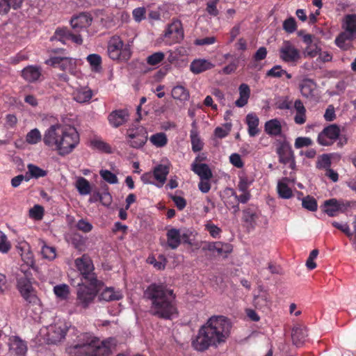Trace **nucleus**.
Wrapping results in <instances>:
<instances>
[{
  "instance_id": "f257e3e1",
  "label": "nucleus",
  "mask_w": 356,
  "mask_h": 356,
  "mask_svg": "<svg viewBox=\"0 0 356 356\" xmlns=\"http://www.w3.org/2000/svg\"><path fill=\"white\" fill-rule=\"evenodd\" d=\"M231 328V322L227 317L213 316L200 327L197 336L192 341V346L202 352L209 347H218L228 339Z\"/></svg>"
},
{
  "instance_id": "f03ea898",
  "label": "nucleus",
  "mask_w": 356,
  "mask_h": 356,
  "mask_svg": "<svg viewBox=\"0 0 356 356\" xmlns=\"http://www.w3.org/2000/svg\"><path fill=\"white\" fill-rule=\"evenodd\" d=\"M144 298L150 302L149 312L152 316L169 320L177 314L173 291L163 284L149 285L144 291Z\"/></svg>"
},
{
  "instance_id": "7ed1b4c3",
  "label": "nucleus",
  "mask_w": 356,
  "mask_h": 356,
  "mask_svg": "<svg viewBox=\"0 0 356 356\" xmlns=\"http://www.w3.org/2000/svg\"><path fill=\"white\" fill-rule=\"evenodd\" d=\"M42 140L46 146L54 148L60 156H64L76 148L80 138L75 127L56 124L45 131Z\"/></svg>"
},
{
  "instance_id": "20e7f679",
  "label": "nucleus",
  "mask_w": 356,
  "mask_h": 356,
  "mask_svg": "<svg viewBox=\"0 0 356 356\" xmlns=\"http://www.w3.org/2000/svg\"><path fill=\"white\" fill-rule=\"evenodd\" d=\"M115 345L113 338L101 341L99 338L86 333L82 341L71 348L70 352L74 356H109L111 348Z\"/></svg>"
},
{
  "instance_id": "39448f33",
  "label": "nucleus",
  "mask_w": 356,
  "mask_h": 356,
  "mask_svg": "<svg viewBox=\"0 0 356 356\" xmlns=\"http://www.w3.org/2000/svg\"><path fill=\"white\" fill-rule=\"evenodd\" d=\"M32 274L29 271L17 275V288L24 300L31 305H36L39 299L32 286Z\"/></svg>"
},
{
  "instance_id": "423d86ee",
  "label": "nucleus",
  "mask_w": 356,
  "mask_h": 356,
  "mask_svg": "<svg viewBox=\"0 0 356 356\" xmlns=\"http://www.w3.org/2000/svg\"><path fill=\"white\" fill-rule=\"evenodd\" d=\"M75 266L85 280L91 286H100L102 282L98 280L94 273V265L90 257L84 254L82 257L75 259Z\"/></svg>"
},
{
  "instance_id": "0eeeda50",
  "label": "nucleus",
  "mask_w": 356,
  "mask_h": 356,
  "mask_svg": "<svg viewBox=\"0 0 356 356\" xmlns=\"http://www.w3.org/2000/svg\"><path fill=\"white\" fill-rule=\"evenodd\" d=\"M108 54L112 60L127 61L131 56V51L129 44H124L119 36H113L108 42Z\"/></svg>"
},
{
  "instance_id": "6e6552de",
  "label": "nucleus",
  "mask_w": 356,
  "mask_h": 356,
  "mask_svg": "<svg viewBox=\"0 0 356 356\" xmlns=\"http://www.w3.org/2000/svg\"><path fill=\"white\" fill-rule=\"evenodd\" d=\"M125 138L129 146L134 149H140L148 140V133L146 128L138 126L128 129Z\"/></svg>"
},
{
  "instance_id": "1a4fd4ad",
  "label": "nucleus",
  "mask_w": 356,
  "mask_h": 356,
  "mask_svg": "<svg viewBox=\"0 0 356 356\" xmlns=\"http://www.w3.org/2000/svg\"><path fill=\"white\" fill-rule=\"evenodd\" d=\"M99 286H88L85 284H79V288L76 291V306L81 309H87L96 297Z\"/></svg>"
},
{
  "instance_id": "9d476101",
  "label": "nucleus",
  "mask_w": 356,
  "mask_h": 356,
  "mask_svg": "<svg viewBox=\"0 0 356 356\" xmlns=\"http://www.w3.org/2000/svg\"><path fill=\"white\" fill-rule=\"evenodd\" d=\"M279 56L282 61L292 65H296L301 58L300 51L290 40L283 41Z\"/></svg>"
},
{
  "instance_id": "9b49d317",
  "label": "nucleus",
  "mask_w": 356,
  "mask_h": 356,
  "mask_svg": "<svg viewBox=\"0 0 356 356\" xmlns=\"http://www.w3.org/2000/svg\"><path fill=\"white\" fill-rule=\"evenodd\" d=\"M163 37L169 44L179 43L184 37L181 22L178 19H173L172 22L168 24Z\"/></svg>"
},
{
  "instance_id": "f8f14e48",
  "label": "nucleus",
  "mask_w": 356,
  "mask_h": 356,
  "mask_svg": "<svg viewBox=\"0 0 356 356\" xmlns=\"http://www.w3.org/2000/svg\"><path fill=\"white\" fill-rule=\"evenodd\" d=\"M340 135V128L336 124H330L319 133L317 142L323 146L332 145Z\"/></svg>"
},
{
  "instance_id": "ddd939ff",
  "label": "nucleus",
  "mask_w": 356,
  "mask_h": 356,
  "mask_svg": "<svg viewBox=\"0 0 356 356\" xmlns=\"http://www.w3.org/2000/svg\"><path fill=\"white\" fill-rule=\"evenodd\" d=\"M68 327L62 321L50 325L47 327V341L49 343L55 344L61 341L66 335Z\"/></svg>"
},
{
  "instance_id": "4468645a",
  "label": "nucleus",
  "mask_w": 356,
  "mask_h": 356,
  "mask_svg": "<svg viewBox=\"0 0 356 356\" xmlns=\"http://www.w3.org/2000/svg\"><path fill=\"white\" fill-rule=\"evenodd\" d=\"M51 40H58L63 44H66L67 41L71 40L76 44L83 43V38L79 33H72L67 27H58L56 29L54 35L51 38Z\"/></svg>"
},
{
  "instance_id": "2eb2a0df",
  "label": "nucleus",
  "mask_w": 356,
  "mask_h": 356,
  "mask_svg": "<svg viewBox=\"0 0 356 356\" xmlns=\"http://www.w3.org/2000/svg\"><path fill=\"white\" fill-rule=\"evenodd\" d=\"M46 63L70 73H72L76 67V60L70 57L53 56L47 60Z\"/></svg>"
},
{
  "instance_id": "dca6fc26",
  "label": "nucleus",
  "mask_w": 356,
  "mask_h": 356,
  "mask_svg": "<svg viewBox=\"0 0 356 356\" xmlns=\"http://www.w3.org/2000/svg\"><path fill=\"white\" fill-rule=\"evenodd\" d=\"M276 153L278 156L279 162L284 165L288 164L290 160L295 156L291 144L286 140L277 141Z\"/></svg>"
},
{
  "instance_id": "f3484780",
  "label": "nucleus",
  "mask_w": 356,
  "mask_h": 356,
  "mask_svg": "<svg viewBox=\"0 0 356 356\" xmlns=\"http://www.w3.org/2000/svg\"><path fill=\"white\" fill-rule=\"evenodd\" d=\"M92 22V17L90 14L81 13L79 15L73 17L70 20V24L76 33H78L83 29H86L90 26Z\"/></svg>"
},
{
  "instance_id": "a211bd4d",
  "label": "nucleus",
  "mask_w": 356,
  "mask_h": 356,
  "mask_svg": "<svg viewBox=\"0 0 356 356\" xmlns=\"http://www.w3.org/2000/svg\"><path fill=\"white\" fill-rule=\"evenodd\" d=\"M9 350L16 356H25L27 353V343L17 336L9 339Z\"/></svg>"
},
{
  "instance_id": "6ab92c4d",
  "label": "nucleus",
  "mask_w": 356,
  "mask_h": 356,
  "mask_svg": "<svg viewBox=\"0 0 356 356\" xmlns=\"http://www.w3.org/2000/svg\"><path fill=\"white\" fill-rule=\"evenodd\" d=\"M129 118L126 109H119L112 111L108 116L109 124L114 128H118L125 124Z\"/></svg>"
},
{
  "instance_id": "aec40b11",
  "label": "nucleus",
  "mask_w": 356,
  "mask_h": 356,
  "mask_svg": "<svg viewBox=\"0 0 356 356\" xmlns=\"http://www.w3.org/2000/svg\"><path fill=\"white\" fill-rule=\"evenodd\" d=\"M170 172V165L168 164H159L154 168V178L159 182L156 186L161 187L167 179V176Z\"/></svg>"
},
{
  "instance_id": "412c9836",
  "label": "nucleus",
  "mask_w": 356,
  "mask_h": 356,
  "mask_svg": "<svg viewBox=\"0 0 356 356\" xmlns=\"http://www.w3.org/2000/svg\"><path fill=\"white\" fill-rule=\"evenodd\" d=\"M168 245L172 250L177 249L181 244V238H187L186 234L181 235L180 231L176 228H171L166 233Z\"/></svg>"
},
{
  "instance_id": "4be33fe9",
  "label": "nucleus",
  "mask_w": 356,
  "mask_h": 356,
  "mask_svg": "<svg viewBox=\"0 0 356 356\" xmlns=\"http://www.w3.org/2000/svg\"><path fill=\"white\" fill-rule=\"evenodd\" d=\"M42 75L41 67L35 65H29L22 71V76L29 83L38 81Z\"/></svg>"
},
{
  "instance_id": "5701e85b",
  "label": "nucleus",
  "mask_w": 356,
  "mask_h": 356,
  "mask_svg": "<svg viewBox=\"0 0 356 356\" xmlns=\"http://www.w3.org/2000/svg\"><path fill=\"white\" fill-rule=\"evenodd\" d=\"M192 129L190 131V138L191 142L192 150L194 152H200L204 147V143L199 135L197 123L195 121L191 124Z\"/></svg>"
},
{
  "instance_id": "b1692460",
  "label": "nucleus",
  "mask_w": 356,
  "mask_h": 356,
  "mask_svg": "<svg viewBox=\"0 0 356 356\" xmlns=\"http://www.w3.org/2000/svg\"><path fill=\"white\" fill-rule=\"evenodd\" d=\"M245 122L248 125V132L250 137H254L260 132L259 129V119L254 113L246 115Z\"/></svg>"
},
{
  "instance_id": "393cba45",
  "label": "nucleus",
  "mask_w": 356,
  "mask_h": 356,
  "mask_svg": "<svg viewBox=\"0 0 356 356\" xmlns=\"http://www.w3.org/2000/svg\"><path fill=\"white\" fill-rule=\"evenodd\" d=\"M214 65L206 59H195L190 65L191 71L195 74L211 70Z\"/></svg>"
},
{
  "instance_id": "a878e982",
  "label": "nucleus",
  "mask_w": 356,
  "mask_h": 356,
  "mask_svg": "<svg viewBox=\"0 0 356 356\" xmlns=\"http://www.w3.org/2000/svg\"><path fill=\"white\" fill-rule=\"evenodd\" d=\"M191 170L200 177V179L209 180L213 177L212 171L207 163L194 162L191 165Z\"/></svg>"
},
{
  "instance_id": "bb28decb",
  "label": "nucleus",
  "mask_w": 356,
  "mask_h": 356,
  "mask_svg": "<svg viewBox=\"0 0 356 356\" xmlns=\"http://www.w3.org/2000/svg\"><path fill=\"white\" fill-rule=\"evenodd\" d=\"M282 124L277 118L271 119L265 122L264 131L270 136H278L282 134Z\"/></svg>"
},
{
  "instance_id": "cd10ccee",
  "label": "nucleus",
  "mask_w": 356,
  "mask_h": 356,
  "mask_svg": "<svg viewBox=\"0 0 356 356\" xmlns=\"http://www.w3.org/2000/svg\"><path fill=\"white\" fill-rule=\"evenodd\" d=\"M299 86L302 96L307 98H312L314 96V92L316 88V84L312 79H303Z\"/></svg>"
},
{
  "instance_id": "c85d7f7f",
  "label": "nucleus",
  "mask_w": 356,
  "mask_h": 356,
  "mask_svg": "<svg viewBox=\"0 0 356 356\" xmlns=\"http://www.w3.org/2000/svg\"><path fill=\"white\" fill-rule=\"evenodd\" d=\"M93 95L92 90L88 88L83 87L76 90L73 92V99L79 103L88 102Z\"/></svg>"
},
{
  "instance_id": "c756f323",
  "label": "nucleus",
  "mask_w": 356,
  "mask_h": 356,
  "mask_svg": "<svg viewBox=\"0 0 356 356\" xmlns=\"http://www.w3.org/2000/svg\"><path fill=\"white\" fill-rule=\"evenodd\" d=\"M239 98L235 102L237 107L242 108L245 106L250 96V88L246 83H241L238 87Z\"/></svg>"
},
{
  "instance_id": "7c9ffc66",
  "label": "nucleus",
  "mask_w": 356,
  "mask_h": 356,
  "mask_svg": "<svg viewBox=\"0 0 356 356\" xmlns=\"http://www.w3.org/2000/svg\"><path fill=\"white\" fill-rule=\"evenodd\" d=\"M99 298L100 300L110 302L120 300L122 295L120 291H115L113 287H106L101 292Z\"/></svg>"
},
{
  "instance_id": "2f4dec72",
  "label": "nucleus",
  "mask_w": 356,
  "mask_h": 356,
  "mask_svg": "<svg viewBox=\"0 0 356 356\" xmlns=\"http://www.w3.org/2000/svg\"><path fill=\"white\" fill-rule=\"evenodd\" d=\"M296 115L294 122L297 124H303L306 122V108L300 99H296L294 102Z\"/></svg>"
},
{
  "instance_id": "473e14b6",
  "label": "nucleus",
  "mask_w": 356,
  "mask_h": 356,
  "mask_svg": "<svg viewBox=\"0 0 356 356\" xmlns=\"http://www.w3.org/2000/svg\"><path fill=\"white\" fill-rule=\"evenodd\" d=\"M343 28L345 29V33L356 38V15H347Z\"/></svg>"
},
{
  "instance_id": "72a5a7b5",
  "label": "nucleus",
  "mask_w": 356,
  "mask_h": 356,
  "mask_svg": "<svg viewBox=\"0 0 356 356\" xmlns=\"http://www.w3.org/2000/svg\"><path fill=\"white\" fill-rule=\"evenodd\" d=\"M207 250L212 252H217L218 254L223 253L228 254L232 252L231 245L228 243H223L220 241L209 243L207 246Z\"/></svg>"
},
{
  "instance_id": "f704fd0d",
  "label": "nucleus",
  "mask_w": 356,
  "mask_h": 356,
  "mask_svg": "<svg viewBox=\"0 0 356 356\" xmlns=\"http://www.w3.org/2000/svg\"><path fill=\"white\" fill-rule=\"evenodd\" d=\"M337 204V200L335 198L325 200L323 204V211L330 217L336 216L339 211Z\"/></svg>"
},
{
  "instance_id": "c9c22d12",
  "label": "nucleus",
  "mask_w": 356,
  "mask_h": 356,
  "mask_svg": "<svg viewBox=\"0 0 356 356\" xmlns=\"http://www.w3.org/2000/svg\"><path fill=\"white\" fill-rule=\"evenodd\" d=\"M307 337L306 332L300 327H295L292 330L291 337L293 343L300 346L302 345Z\"/></svg>"
},
{
  "instance_id": "e433bc0d",
  "label": "nucleus",
  "mask_w": 356,
  "mask_h": 356,
  "mask_svg": "<svg viewBox=\"0 0 356 356\" xmlns=\"http://www.w3.org/2000/svg\"><path fill=\"white\" fill-rule=\"evenodd\" d=\"M149 141L156 147H163L168 144V140L165 133L159 132L152 135Z\"/></svg>"
},
{
  "instance_id": "4c0bfd02",
  "label": "nucleus",
  "mask_w": 356,
  "mask_h": 356,
  "mask_svg": "<svg viewBox=\"0 0 356 356\" xmlns=\"http://www.w3.org/2000/svg\"><path fill=\"white\" fill-rule=\"evenodd\" d=\"M76 188L81 195H88L91 192L90 182L84 177H79L76 181Z\"/></svg>"
},
{
  "instance_id": "58836bf2",
  "label": "nucleus",
  "mask_w": 356,
  "mask_h": 356,
  "mask_svg": "<svg viewBox=\"0 0 356 356\" xmlns=\"http://www.w3.org/2000/svg\"><path fill=\"white\" fill-rule=\"evenodd\" d=\"M172 97L180 101H186L189 98V92L182 86H176L172 90Z\"/></svg>"
},
{
  "instance_id": "ea45409f",
  "label": "nucleus",
  "mask_w": 356,
  "mask_h": 356,
  "mask_svg": "<svg viewBox=\"0 0 356 356\" xmlns=\"http://www.w3.org/2000/svg\"><path fill=\"white\" fill-rule=\"evenodd\" d=\"M354 38L345 32H341L335 39L336 45L342 50H348L350 44L346 41H351Z\"/></svg>"
},
{
  "instance_id": "a19ab883",
  "label": "nucleus",
  "mask_w": 356,
  "mask_h": 356,
  "mask_svg": "<svg viewBox=\"0 0 356 356\" xmlns=\"http://www.w3.org/2000/svg\"><path fill=\"white\" fill-rule=\"evenodd\" d=\"M257 218L258 216L252 208H247L243 211V220L251 226L255 224Z\"/></svg>"
},
{
  "instance_id": "79ce46f5",
  "label": "nucleus",
  "mask_w": 356,
  "mask_h": 356,
  "mask_svg": "<svg viewBox=\"0 0 356 356\" xmlns=\"http://www.w3.org/2000/svg\"><path fill=\"white\" fill-rule=\"evenodd\" d=\"M28 173L30 175V177L35 179H38L40 177H44L47 175V172L38 166L30 163L27 165Z\"/></svg>"
},
{
  "instance_id": "37998d69",
  "label": "nucleus",
  "mask_w": 356,
  "mask_h": 356,
  "mask_svg": "<svg viewBox=\"0 0 356 356\" xmlns=\"http://www.w3.org/2000/svg\"><path fill=\"white\" fill-rule=\"evenodd\" d=\"M277 192L279 195L284 199H289L293 195L291 189L283 181L278 182Z\"/></svg>"
},
{
  "instance_id": "c03bdc74",
  "label": "nucleus",
  "mask_w": 356,
  "mask_h": 356,
  "mask_svg": "<svg viewBox=\"0 0 356 356\" xmlns=\"http://www.w3.org/2000/svg\"><path fill=\"white\" fill-rule=\"evenodd\" d=\"M42 140V135L38 129H31L26 136V141L31 145H35Z\"/></svg>"
},
{
  "instance_id": "a18cd8bd",
  "label": "nucleus",
  "mask_w": 356,
  "mask_h": 356,
  "mask_svg": "<svg viewBox=\"0 0 356 356\" xmlns=\"http://www.w3.org/2000/svg\"><path fill=\"white\" fill-rule=\"evenodd\" d=\"M302 206L310 211H316L318 209L317 201L310 195H307L302 200Z\"/></svg>"
},
{
  "instance_id": "49530a36",
  "label": "nucleus",
  "mask_w": 356,
  "mask_h": 356,
  "mask_svg": "<svg viewBox=\"0 0 356 356\" xmlns=\"http://www.w3.org/2000/svg\"><path fill=\"white\" fill-rule=\"evenodd\" d=\"M54 292L58 298L65 300L70 294L69 286L65 284L56 285L54 287Z\"/></svg>"
},
{
  "instance_id": "de8ad7c7",
  "label": "nucleus",
  "mask_w": 356,
  "mask_h": 356,
  "mask_svg": "<svg viewBox=\"0 0 356 356\" xmlns=\"http://www.w3.org/2000/svg\"><path fill=\"white\" fill-rule=\"evenodd\" d=\"M87 60L90 63L92 70L98 72L101 69L102 58L96 54H90L87 57Z\"/></svg>"
},
{
  "instance_id": "09e8293b",
  "label": "nucleus",
  "mask_w": 356,
  "mask_h": 356,
  "mask_svg": "<svg viewBox=\"0 0 356 356\" xmlns=\"http://www.w3.org/2000/svg\"><path fill=\"white\" fill-rule=\"evenodd\" d=\"M165 58L164 53L155 52L147 57L146 61L149 65L155 66L161 63Z\"/></svg>"
},
{
  "instance_id": "8fccbe9b",
  "label": "nucleus",
  "mask_w": 356,
  "mask_h": 356,
  "mask_svg": "<svg viewBox=\"0 0 356 356\" xmlns=\"http://www.w3.org/2000/svg\"><path fill=\"white\" fill-rule=\"evenodd\" d=\"M99 175L105 181L110 184H115L118 183L117 176L108 170H101L99 171Z\"/></svg>"
},
{
  "instance_id": "3c124183",
  "label": "nucleus",
  "mask_w": 356,
  "mask_h": 356,
  "mask_svg": "<svg viewBox=\"0 0 356 356\" xmlns=\"http://www.w3.org/2000/svg\"><path fill=\"white\" fill-rule=\"evenodd\" d=\"M44 211V208L42 206L35 204L30 209L29 217L34 220H40L43 218Z\"/></svg>"
},
{
  "instance_id": "603ef678",
  "label": "nucleus",
  "mask_w": 356,
  "mask_h": 356,
  "mask_svg": "<svg viewBox=\"0 0 356 356\" xmlns=\"http://www.w3.org/2000/svg\"><path fill=\"white\" fill-rule=\"evenodd\" d=\"M92 145L95 149L107 154L112 152L111 147L107 143L101 140H94L92 141Z\"/></svg>"
},
{
  "instance_id": "864d4df0",
  "label": "nucleus",
  "mask_w": 356,
  "mask_h": 356,
  "mask_svg": "<svg viewBox=\"0 0 356 356\" xmlns=\"http://www.w3.org/2000/svg\"><path fill=\"white\" fill-rule=\"evenodd\" d=\"M252 184V180L246 175L239 176L238 188L241 192L250 191L248 188Z\"/></svg>"
},
{
  "instance_id": "5fc2aeb1",
  "label": "nucleus",
  "mask_w": 356,
  "mask_h": 356,
  "mask_svg": "<svg viewBox=\"0 0 356 356\" xmlns=\"http://www.w3.org/2000/svg\"><path fill=\"white\" fill-rule=\"evenodd\" d=\"M320 51L321 48L318 47L316 42H313L309 44H306V47L305 49V54L306 56L314 58L318 54Z\"/></svg>"
},
{
  "instance_id": "6e6d98bb",
  "label": "nucleus",
  "mask_w": 356,
  "mask_h": 356,
  "mask_svg": "<svg viewBox=\"0 0 356 356\" xmlns=\"http://www.w3.org/2000/svg\"><path fill=\"white\" fill-rule=\"evenodd\" d=\"M10 248L11 245L6 235L2 231H0V252L7 253Z\"/></svg>"
},
{
  "instance_id": "4d7b16f0",
  "label": "nucleus",
  "mask_w": 356,
  "mask_h": 356,
  "mask_svg": "<svg viewBox=\"0 0 356 356\" xmlns=\"http://www.w3.org/2000/svg\"><path fill=\"white\" fill-rule=\"evenodd\" d=\"M41 253L44 258L49 260H53L56 256L55 248L47 245L42 246Z\"/></svg>"
},
{
  "instance_id": "13d9d810",
  "label": "nucleus",
  "mask_w": 356,
  "mask_h": 356,
  "mask_svg": "<svg viewBox=\"0 0 356 356\" xmlns=\"http://www.w3.org/2000/svg\"><path fill=\"white\" fill-rule=\"evenodd\" d=\"M330 165L331 160L327 154H323L321 156L316 162V168L318 169L323 168L327 170L330 167Z\"/></svg>"
},
{
  "instance_id": "bf43d9fd",
  "label": "nucleus",
  "mask_w": 356,
  "mask_h": 356,
  "mask_svg": "<svg viewBox=\"0 0 356 356\" xmlns=\"http://www.w3.org/2000/svg\"><path fill=\"white\" fill-rule=\"evenodd\" d=\"M284 73H285V70H282V66L276 65L267 71L266 76L269 77L280 78L284 75Z\"/></svg>"
},
{
  "instance_id": "052dcab7",
  "label": "nucleus",
  "mask_w": 356,
  "mask_h": 356,
  "mask_svg": "<svg viewBox=\"0 0 356 356\" xmlns=\"http://www.w3.org/2000/svg\"><path fill=\"white\" fill-rule=\"evenodd\" d=\"M296 22L293 17H291L284 20L283 23V29L286 32L292 33L296 30Z\"/></svg>"
},
{
  "instance_id": "680f3d73",
  "label": "nucleus",
  "mask_w": 356,
  "mask_h": 356,
  "mask_svg": "<svg viewBox=\"0 0 356 356\" xmlns=\"http://www.w3.org/2000/svg\"><path fill=\"white\" fill-rule=\"evenodd\" d=\"M313 144V141L311 138L307 137H298L294 143V146L296 149H300L304 147L311 146Z\"/></svg>"
},
{
  "instance_id": "e2e57ef3",
  "label": "nucleus",
  "mask_w": 356,
  "mask_h": 356,
  "mask_svg": "<svg viewBox=\"0 0 356 356\" xmlns=\"http://www.w3.org/2000/svg\"><path fill=\"white\" fill-rule=\"evenodd\" d=\"M92 227V225L84 219L79 220L76 223V228L84 233L90 232Z\"/></svg>"
},
{
  "instance_id": "0e129e2a",
  "label": "nucleus",
  "mask_w": 356,
  "mask_h": 356,
  "mask_svg": "<svg viewBox=\"0 0 356 356\" xmlns=\"http://www.w3.org/2000/svg\"><path fill=\"white\" fill-rule=\"evenodd\" d=\"M219 2V0H210L207 3V11L210 15L217 16L219 13L218 10L217 9V4Z\"/></svg>"
},
{
  "instance_id": "69168bd1",
  "label": "nucleus",
  "mask_w": 356,
  "mask_h": 356,
  "mask_svg": "<svg viewBox=\"0 0 356 356\" xmlns=\"http://www.w3.org/2000/svg\"><path fill=\"white\" fill-rule=\"evenodd\" d=\"M205 229L209 232L210 235L213 238H217L220 232L221 229L211 222H208L205 225Z\"/></svg>"
},
{
  "instance_id": "338daca9",
  "label": "nucleus",
  "mask_w": 356,
  "mask_h": 356,
  "mask_svg": "<svg viewBox=\"0 0 356 356\" xmlns=\"http://www.w3.org/2000/svg\"><path fill=\"white\" fill-rule=\"evenodd\" d=\"M230 163L238 168H241L244 165V163L242 161L241 156L237 153L232 154L229 156Z\"/></svg>"
},
{
  "instance_id": "774afa93",
  "label": "nucleus",
  "mask_w": 356,
  "mask_h": 356,
  "mask_svg": "<svg viewBox=\"0 0 356 356\" xmlns=\"http://www.w3.org/2000/svg\"><path fill=\"white\" fill-rule=\"evenodd\" d=\"M145 8L142 7L135 8L132 13L134 19L138 22L145 18Z\"/></svg>"
}]
</instances>
